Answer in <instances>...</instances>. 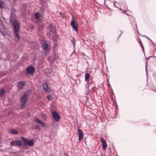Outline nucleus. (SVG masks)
Returning <instances> with one entry per match:
<instances>
[{
    "instance_id": "obj_30",
    "label": "nucleus",
    "mask_w": 156,
    "mask_h": 156,
    "mask_svg": "<svg viewBox=\"0 0 156 156\" xmlns=\"http://www.w3.org/2000/svg\"><path fill=\"white\" fill-rule=\"evenodd\" d=\"M145 69H146V74H147V68L146 67V66Z\"/></svg>"
},
{
    "instance_id": "obj_42",
    "label": "nucleus",
    "mask_w": 156,
    "mask_h": 156,
    "mask_svg": "<svg viewBox=\"0 0 156 156\" xmlns=\"http://www.w3.org/2000/svg\"><path fill=\"white\" fill-rule=\"evenodd\" d=\"M75 52V51H73V53H74Z\"/></svg>"
},
{
    "instance_id": "obj_24",
    "label": "nucleus",
    "mask_w": 156,
    "mask_h": 156,
    "mask_svg": "<svg viewBox=\"0 0 156 156\" xmlns=\"http://www.w3.org/2000/svg\"><path fill=\"white\" fill-rule=\"evenodd\" d=\"M100 140H101V142L102 143H103L104 142H106V141L105 140V139L104 138H101V139H100Z\"/></svg>"
},
{
    "instance_id": "obj_7",
    "label": "nucleus",
    "mask_w": 156,
    "mask_h": 156,
    "mask_svg": "<svg viewBox=\"0 0 156 156\" xmlns=\"http://www.w3.org/2000/svg\"><path fill=\"white\" fill-rule=\"evenodd\" d=\"M25 82L22 81L19 82L18 83L17 88L18 90L23 89L25 86Z\"/></svg>"
},
{
    "instance_id": "obj_4",
    "label": "nucleus",
    "mask_w": 156,
    "mask_h": 156,
    "mask_svg": "<svg viewBox=\"0 0 156 156\" xmlns=\"http://www.w3.org/2000/svg\"><path fill=\"white\" fill-rule=\"evenodd\" d=\"M76 20V19L72 16V20L70 23V24L72 27L73 28L74 30L76 31H78V29L76 24V23L75 21Z\"/></svg>"
},
{
    "instance_id": "obj_34",
    "label": "nucleus",
    "mask_w": 156,
    "mask_h": 156,
    "mask_svg": "<svg viewBox=\"0 0 156 156\" xmlns=\"http://www.w3.org/2000/svg\"><path fill=\"white\" fill-rule=\"evenodd\" d=\"M136 29H137L136 24Z\"/></svg>"
},
{
    "instance_id": "obj_41",
    "label": "nucleus",
    "mask_w": 156,
    "mask_h": 156,
    "mask_svg": "<svg viewBox=\"0 0 156 156\" xmlns=\"http://www.w3.org/2000/svg\"><path fill=\"white\" fill-rule=\"evenodd\" d=\"M106 0H105V2H104L105 3V2H106Z\"/></svg>"
},
{
    "instance_id": "obj_19",
    "label": "nucleus",
    "mask_w": 156,
    "mask_h": 156,
    "mask_svg": "<svg viewBox=\"0 0 156 156\" xmlns=\"http://www.w3.org/2000/svg\"><path fill=\"white\" fill-rule=\"evenodd\" d=\"M25 144H23L22 141H21L20 145L19 147H22L23 148H25L26 146Z\"/></svg>"
},
{
    "instance_id": "obj_26",
    "label": "nucleus",
    "mask_w": 156,
    "mask_h": 156,
    "mask_svg": "<svg viewBox=\"0 0 156 156\" xmlns=\"http://www.w3.org/2000/svg\"><path fill=\"white\" fill-rule=\"evenodd\" d=\"M116 4H119V2H114V6L117 8H118V7L116 5Z\"/></svg>"
},
{
    "instance_id": "obj_36",
    "label": "nucleus",
    "mask_w": 156,
    "mask_h": 156,
    "mask_svg": "<svg viewBox=\"0 0 156 156\" xmlns=\"http://www.w3.org/2000/svg\"><path fill=\"white\" fill-rule=\"evenodd\" d=\"M147 39H149L151 41V40L148 37H147Z\"/></svg>"
},
{
    "instance_id": "obj_33",
    "label": "nucleus",
    "mask_w": 156,
    "mask_h": 156,
    "mask_svg": "<svg viewBox=\"0 0 156 156\" xmlns=\"http://www.w3.org/2000/svg\"><path fill=\"white\" fill-rule=\"evenodd\" d=\"M149 58H146V59H147V61L149 60Z\"/></svg>"
},
{
    "instance_id": "obj_35",
    "label": "nucleus",
    "mask_w": 156,
    "mask_h": 156,
    "mask_svg": "<svg viewBox=\"0 0 156 156\" xmlns=\"http://www.w3.org/2000/svg\"><path fill=\"white\" fill-rule=\"evenodd\" d=\"M137 33L138 34H139V33H138V31H139L138 30V29H137Z\"/></svg>"
},
{
    "instance_id": "obj_3",
    "label": "nucleus",
    "mask_w": 156,
    "mask_h": 156,
    "mask_svg": "<svg viewBox=\"0 0 156 156\" xmlns=\"http://www.w3.org/2000/svg\"><path fill=\"white\" fill-rule=\"evenodd\" d=\"M21 139L27 145L30 147L34 145V143L33 139L30 140L23 137L21 138Z\"/></svg>"
},
{
    "instance_id": "obj_40",
    "label": "nucleus",
    "mask_w": 156,
    "mask_h": 156,
    "mask_svg": "<svg viewBox=\"0 0 156 156\" xmlns=\"http://www.w3.org/2000/svg\"><path fill=\"white\" fill-rule=\"evenodd\" d=\"M61 13H62V12H60V14H61Z\"/></svg>"
},
{
    "instance_id": "obj_28",
    "label": "nucleus",
    "mask_w": 156,
    "mask_h": 156,
    "mask_svg": "<svg viewBox=\"0 0 156 156\" xmlns=\"http://www.w3.org/2000/svg\"><path fill=\"white\" fill-rule=\"evenodd\" d=\"M153 77L155 79H156V73H154L153 74Z\"/></svg>"
},
{
    "instance_id": "obj_20",
    "label": "nucleus",
    "mask_w": 156,
    "mask_h": 156,
    "mask_svg": "<svg viewBox=\"0 0 156 156\" xmlns=\"http://www.w3.org/2000/svg\"><path fill=\"white\" fill-rule=\"evenodd\" d=\"M11 133L12 134H17V131L14 129H12L11 131Z\"/></svg>"
},
{
    "instance_id": "obj_22",
    "label": "nucleus",
    "mask_w": 156,
    "mask_h": 156,
    "mask_svg": "<svg viewBox=\"0 0 156 156\" xmlns=\"http://www.w3.org/2000/svg\"><path fill=\"white\" fill-rule=\"evenodd\" d=\"M47 99L49 101H50L52 99V97L51 95H48L47 97Z\"/></svg>"
},
{
    "instance_id": "obj_14",
    "label": "nucleus",
    "mask_w": 156,
    "mask_h": 156,
    "mask_svg": "<svg viewBox=\"0 0 156 156\" xmlns=\"http://www.w3.org/2000/svg\"><path fill=\"white\" fill-rule=\"evenodd\" d=\"M5 93V91L3 89H2L0 92V97L3 96Z\"/></svg>"
},
{
    "instance_id": "obj_37",
    "label": "nucleus",
    "mask_w": 156,
    "mask_h": 156,
    "mask_svg": "<svg viewBox=\"0 0 156 156\" xmlns=\"http://www.w3.org/2000/svg\"><path fill=\"white\" fill-rule=\"evenodd\" d=\"M152 57V56H149V57H148V58H151V57Z\"/></svg>"
},
{
    "instance_id": "obj_8",
    "label": "nucleus",
    "mask_w": 156,
    "mask_h": 156,
    "mask_svg": "<svg viewBox=\"0 0 156 156\" xmlns=\"http://www.w3.org/2000/svg\"><path fill=\"white\" fill-rule=\"evenodd\" d=\"M90 74L88 73H87L85 75V80L87 81V85H86V87H87V90H89V78H90Z\"/></svg>"
},
{
    "instance_id": "obj_18",
    "label": "nucleus",
    "mask_w": 156,
    "mask_h": 156,
    "mask_svg": "<svg viewBox=\"0 0 156 156\" xmlns=\"http://www.w3.org/2000/svg\"><path fill=\"white\" fill-rule=\"evenodd\" d=\"M34 121L38 123H40L41 122H42L38 118H36V119L34 120Z\"/></svg>"
},
{
    "instance_id": "obj_25",
    "label": "nucleus",
    "mask_w": 156,
    "mask_h": 156,
    "mask_svg": "<svg viewBox=\"0 0 156 156\" xmlns=\"http://www.w3.org/2000/svg\"><path fill=\"white\" fill-rule=\"evenodd\" d=\"M35 127H36V128L37 129V130H40V129H41L40 128L38 125H36Z\"/></svg>"
},
{
    "instance_id": "obj_10",
    "label": "nucleus",
    "mask_w": 156,
    "mask_h": 156,
    "mask_svg": "<svg viewBox=\"0 0 156 156\" xmlns=\"http://www.w3.org/2000/svg\"><path fill=\"white\" fill-rule=\"evenodd\" d=\"M78 136H79V141H80L83 138V134L81 130L78 129Z\"/></svg>"
},
{
    "instance_id": "obj_29",
    "label": "nucleus",
    "mask_w": 156,
    "mask_h": 156,
    "mask_svg": "<svg viewBox=\"0 0 156 156\" xmlns=\"http://www.w3.org/2000/svg\"><path fill=\"white\" fill-rule=\"evenodd\" d=\"M2 2L0 1V8H1L2 6Z\"/></svg>"
},
{
    "instance_id": "obj_6",
    "label": "nucleus",
    "mask_w": 156,
    "mask_h": 156,
    "mask_svg": "<svg viewBox=\"0 0 156 156\" xmlns=\"http://www.w3.org/2000/svg\"><path fill=\"white\" fill-rule=\"evenodd\" d=\"M52 115L54 120L56 122H58L60 119V117L59 114L55 111H53L52 112Z\"/></svg>"
},
{
    "instance_id": "obj_38",
    "label": "nucleus",
    "mask_w": 156,
    "mask_h": 156,
    "mask_svg": "<svg viewBox=\"0 0 156 156\" xmlns=\"http://www.w3.org/2000/svg\"><path fill=\"white\" fill-rule=\"evenodd\" d=\"M108 86H109V87H111V86H110V84H109L108 85Z\"/></svg>"
},
{
    "instance_id": "obj_23",
    "label": "nucleus",
    "mask_w": 156,
    "mask_h": 156,
    "mask_svg": "<svg viewBox=\"0 0 156 156\" xmlns=\"http://www.w3.org/2000/svg\"><path fill=\"white\" fill-rule=\"evenodd\" d=\"M140 45L141 47L142 48L144 52V47H143V44H142V43L141 42V41H140ZM144 54H145V53H144Z\"/></svg>"
},
{
    "instance_id": "obj_2",
    "label": "nucleus",
    "mask_w": 156,
    "mask_h": 156,
    "mask_svg": "<svg viewBox=\"0 0 156 156\" xmlns=\"http://www.w3.org/2000/svg\"><path fill=\"white\" fill-rule=\"evenodd\" d=\"M29 94L30 92L27 91L25 92L21 98L20 99V108L23 109L25 108L26 103L28 100Z\"/></svg>"
},
{
    "instance_id": "obj_27",
    "label": "nucleus",
    "mask_w": 156,
    "mask_h": 156,
    "mask_svg": "<svg viewBox=\"0 0 156 156\" xmlns=\"http://www.w3.org/2000/svg\"><path fill=\"white\" fill-rule=\"evenodd\" d=\"M40 124H41V125L42 126H43V127H45V124L44 123V122H41Z\"/></svg>"
},
{
    "instance_id": "obj_13",
    "label": "nucleus",
    "mask_w": 156,
    "mask_h": 156,
    "mask_svg": "<svg viewBox=\"0 0 156 156\" xmlns=\"http://www.w3.org/2000/svg\"><path fill=\"white\" fill-rule=\"evenodd\" d=\"M50 29L49 31L52 33L53 34L55 33V27H52V25L50 26Z\"/></svg>"
},
{
    "instance_id": "obj_5",
    "label": "nucleus",
    "mask_w": 156,
    "mask_h": 156,
    "mask_svg": "<svg viewBox=\"0 0 156 156\" xmlns=\"http://www.w3.org/2000/svg\"><path fill=\"white\" fill-rule=\"evenodd\" d=\"M35 69L33 66H30L27 68L26 70V72L27 73L29 74L32 75L35 72Z\"/></svg>"
},
{
    "instance_id": "obj_17",
    "label": "nucleus",
    "mask_w": 156,
    "mask_h": 156,
    "mask_svg": "<svg viewBox=\"0 0 156 156\" xmlns=\"http://www.w3.org/2000/svg\"><path fill=\"white\" fill-rule=\"evenodd\" d=\"M35 16L36 19H38L39 18L40 16V14L39 12H36L35 15Z\"/></svg>"
},
{
    "instance_id": "obj_1",
    "label": "nucleus",
    "mask_w": 156,
    "mask_h": 156,
    "mask_svg": "<svg viewBox=\"0 0 156 156\" xmlns=\"http://www.w3.org/2000/svg\"><path fill=\"white\" fill-rule=\"evenodd\" d=\"M10 22L13 26V30L14 34L18 39H20L19 33L20 30V23L16 20L15 16L11 14L10 17Z\"/></svg>"
},
{
    "instance_id": "obj_21",
    "label": "nucleus",
    "mask_w": 156,
    "mask_h": 156,
    "mask_svg": "<svg viewBox=\"0 0 156 156\" xmlns=\"http://www.w3.org/2000/svg\"><path fill=\"white\" fill-rule=\"evenodd\" d=\"M72 43L73 45V47L74 48L75 47V46L76 45V41L74 39L71 40Z\"/></svg>"
},
{
    "instance_id": "obj_31",
    "label": "nucleus",
    "mask_w": 156,
    "mask_h": 156,
    "mask_svg": "<svg viewBox=\"0 0 156 156\" xmlns=\"http://www.w3.org/2000/svg\"><path fill=\"white\" fill-rule=\"evenodd\" d=\"M121 33L119 35V37H118V38H119V37H120V36H121V34H122V30H121Z\"/></svg>"
},
{
    "instance_id": "obj_16",
    "label": "nucleus",
    "mask_w": 156,
    "mask_h": 156,
    "mask_svg": "<svg viewBox=\"0 0 156 156\" xmlns=\"http://www.w3.org/2000/svg\"><path fill=\"white\" fill-rule=\"evenodd\" d=\"M124 8L125 10H123L122 9H120V10L122 11L123 13H125L128 10V6L126 5H125L124 6Z\"/></svg>"
},
{
    "instance_id": "obj_32",
    "label": "nucleus",
    "mask_w": 156,
    "mask_h": 156,
    "mask_svg": "<svg viewBox=\"0 0 156 156\" xmlns=\"http://www.w3.org/2000/svg\"><path fill=\"white\" fill-rule=\"evenodd\" d=\"M51 33L49 32H48V36H49V35H51Z\"/></svg>"
},
{
    "instance_id": "obj_11",
    "label": "nucleus",
    "mask_w": 156,
    "mask_h": 156,
    "mask_svg": "<svg viewBox=\"0 0 156 156\" xmlns=\"http://www.w3.org/2000/svg\"><path fill=\"white\" fill-rule=\"evenodd\" d=\"M42 47L46 51H48L49 50L48 44L45 41H44L42 44Z\"/></svg>"
},
{
    "instance_id": "obj_12",
    "label": "nucleus",
    "mask_w": 156,
    "mask_h": 156,
    "mask_svg": "<svg viewBox=\"0 0 156 156\" xmlns=\"http://www.w3.org/2000/svg\"><path fill=\"white\" fill-rule=\"evenodd\" d=\"M43 89L45 91H47L49 90L48 87V83H44L43 85Z\"/></svg>"
},
{
    "instance_id": "obj_15",
    "label": "nucleus",
    "mask_w": 156,
    "mask_h": 156,
    "mask_svg": "<svg viewBox=\"0 0 156 156\" xmlns=\"http://www.w3.org/2000/svg\"><path fill=\"white\" fill-rule=\"evenodd\" d=\"M102 147L104 150H105L107 147V144L106 142L102 143Z\"/></svg>"
},
{
    "instance_id": "obj_39",
    "label": "nucleus",
    "mask_w": 156,
    "mask_h": 156,
    "mask_svg": "<svg viewBox=\"0 0 156 156\" xmlns=\"http://www.w3.org/2000/svg\"><path fill=\"white\" fill-rule=\"evenodd\" d=\"M119 5V3L118 4H116V5Z\"/></svg>"
},
{
    "instance_id": "obj_9",
    "label": "nucleus",
    "mask_w": 156,
    "mask_h": 156,
    "mask_svg": "<svg viewBox=\"0 0 156 156\" xmlns=\"http://www.w3.org/2000/svg\"><path fill=\"white\" fill-rule=\"evenodd\" d=\"M21 141L20 140H15L10 143V145L14 146H19L20 145Z\"/></svg>"
}]
</instances>
